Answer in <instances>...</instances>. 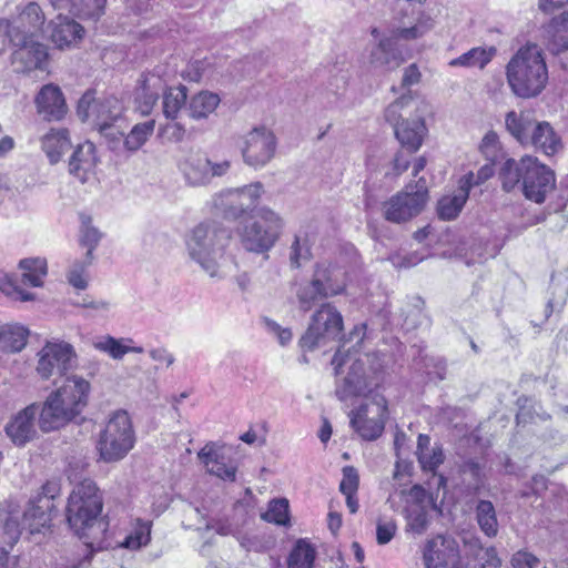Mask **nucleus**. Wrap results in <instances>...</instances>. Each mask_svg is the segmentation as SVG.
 Returning a JSON list of instances; mask_svg holds the SVG:
<instances>
[{
	"mask_svg": "<svg viewBox=\"0 0 568 568\" xmlns=\"http://www.w3.org/2000/svg\"><path fill=\"white\" fill-rule=\"evenodd\" d=\"M135 433L132 420L125 410L114 412L100 432L97 450L100 459L115 463L123 459L134 447Z\"/></svg>",
	"mask_w": 568,
	"mask_h": 568,
	"instance_id": "423d86ee",
	"label": "nucleus"
},
{
	"mask_svg": "<svg viewBox=\"0 0 568 568\" xmlns=\"http://www.w3.org/2000/svg\"><path fill=\"white\" fill-rule=\"evenodd\" d=\"M40 148L51 165L58 164L72 148L70 131L67 128H51L39 139Z\"/></svg>",
	"mask_w": 568,
	"mask_h": 568,
	"instance_id": "4be33fe9",
	"label": "nucleus"
},
{
	"mask_svg": "<svg viewBox=\"0 0 568 568\" xmlns=\"http://www.w3.org/2000/svg\"><path fill=\"white\" fill-rule=\"evenodd\" d=\"M510 565L513 568H538L540 560L528 550H518L511 556Z\"/></svg>",
	"mask_w": 568,
	"mask_h": 568,
	"instance_id": "052dcab7",
	"label": "nucleus"
},
{
	"mask_svg": "<svg viewBox=\"0 0 568 568\" xmlns=\"http://www.w3.org/2000/svg\"><path fill=\"white\" fill-rule=\"evenodd\" d=\"M50 27L51 41L59 49L70 48L78 43L84 36V28L63 14H58V17L51 21Z\"/></svg>",
	"mask_w": 568,
	"mask_h": 568,
	"instance_id": "5701e85b",
	"label": "nucleus"
},
{
	"mask_svg": "<svg viewBox=\"0 0 568 568\" xmlns=\"http://www.w3.org/2000/svg\"><path fill=\"white\" fill-rule=\"evenodd\" d=\"M94 256L85 255L82 260H74L67 272V280L77 290H85L89 285L88 268L92 265Z\"/></svg>",
	"mask_w": 568,
	"mask_h": 568,
	"instance_id": "79ce46f5",
	"label": "nucleus"
},
{
	"mask_svg": "<svg viewBox=\"0 0 568 568\" xmlns=\"http://www.w3.org/2000/svg\"><path fill=\"white\" fill-rule=\"evenodd\" d=\"M151 539V523L138 520L134 531L128 535L124 540L120 544L121 547L138 550L143 546H146Z\"/></svg>",
	"mask_w": 568,
	"mask_h": 568,
	"instance_id": "49530a36",
	"label": "nucleus"
},
{
	"mask_svg": "<svg viewBox=\"0 0 568 568\" xmlns=\"http://www.w3.org/2000/svg\"><path fill=\"white\" fill-rule=\"evenodd\" d=\"M197 456L210 474L223 480H235L236 464L222 448H216L214 444H207L199 452Z\"/></svg>",
	"mask_w": 568,
	"mask_h": 568,
	"instance_id": "a211bd4d",
	"label": "nucleus"
},
{
	"mask_svg": "<svg viewBox=\"0 0 568 568\" xmlns=\"http://www.w3.org/2000/svg\"><path fill=\"white\" fill-rule=\"evenodd\" d=\"M529 145L541 151L547 156L557 154L564 148L561 138L551 124L546 121L538 122L535 125Z\"/></svg>",
	"mask_w": 568,
	"mask_h": 568,
	"instance_id": "c85d7f7f",
	"label": "nucleus"
},
{
	"mask_svg": "<svg viewBox=\"0 0 568 568\" xmlns=\"http://www.w3.org/2000/svg\"><path fill=\"white\" fill-rule=\"evenodd\" d=\"M19 267L22 271L21 282L24 285L32 287H40L43 285V280L48 273L47 260L43 257H29L19 262Z\"/></svg>",
	"mask_w": 568,
	"mask_h": 568,
	"instance_id": "f704fd0d",
	"label": "nucleus"
},
{
	"mask_svg": "<svg viewBox=\"0 0 568 568\" xmlns=\"http://www.w3.org/2000/svg\"><path fill=\"white\" fill-rule=\"evenodd\" d=\"M412 103H414L413 97L410 93L403 94L393 103H390L384 112L385 120L394 126V129L399 124V119L402 118V111L408 108Z\"/></svg>",
	"mask_w": 568,
	"mask_h": 568,
	"instance_id": "603ef678",
	"label": "nucleus"
},
{
	"mask_svg": "<svg viewBox=\"0 0 568 568\" xmlns=\"http://www.w3.org/2000/svg\"><path fill=\"white\" fill-rule=\"evenodd\" d=\"M221 102L216 93L201 91L193 94L186 104L187 115L194 121L206 120L214 113Z\"/></svg>",
	"mask_w": 568,
	"mask_h": 568,
	"instance_id": "2f4dec72",
	"label": "nucleus"
},
{
	"mask_svg": "<svg viewBox=\"0 0 568 568\" xmlns=\"http://www.w3.org/2000/svg\"><path fill=\"white\" fill-rule=\"evenodd\" d=\"M315 557V548L306 540L300 539L288 556L287 568H313Z\"/></svg>",
	"mask_w": 568,
	"mask_h": 568,
	"instance_id": "a19ab883",
	"label": "nucleus"
},
{
	"mask_svg": "<svg viewBox=\"0 0 568 568\" xmlns=\"http://www.w3.org/2000/svg\"><path fill=\"white\" fill-rule=\"evenodd\" d=\"M480 548V554H478V560L480 562L481 568H500L501 560L498 557L497 550L495 547H486Z\"/></svg>",
	"mask_w": 568,
	"mask_h": 568,
	"instance_id": "0e129e2a",
	"label": "nucleus"
},
{
	"mask_svg": "<svg viewBox=\"0 0 568 568\" xmlns=\"http://www.w3.org/2000/svg\"><path fill=\"white\" fill-rule=\"evenodd\" d=\"M122 105L114 97L91 101L87 93L79 101L78 113L83 120L92 119L98 129L103 132L118 120L122 113Z\"/></svg>",
	"mask_w": 568,
	"mask_h": 568,
	"instance_id": "2eb2a0df",
	"label": "nucleus"
},
{
	"mask_svg": "<svg viewBox=\"0 0 568 568\" xmlns=\"http://www.w3.org/2000/svg\"><path fill=\"white\" fill-rule=\"evenodd\" d=\"M263 518L268 523L285 525L288 521V501L285 498L273 499L268 504Z\"/></svg>",
	"mask_w": 568,
	"mask_h": 568,
	"instance_id": "3c124183",
	"label": "nucleus"
},
{
	"mask_svg": "<svg viewBox=\"0 0 568 568\" xmlns=\"http://www.w3.org/2000/svg\"><path fill=\"white\" fill-rule=\"evenodd\" d=\"M428 201L426 181L420 178L415 185L407 184L405 189L390 196L383 204V216L390 223H405L419 215Z\"/></svg>",
	"mask_w": 568,
	"mask_h": 568,
	"instance_id": "6e6552de",
	"label": "nucleus"
},
{
	"mask_svg": "<svg viewBox=\"0 0 568 568\" xmlns=\"http://www.w3.org/2000/svg\"><path fill=\"white\" fill-rule=\"evenodd\" d=\"M420 468L436 475L437 468L444 463L445 455L440 445H435L428 453L419 455L417 458Z\"/></svg>",
	"mask_w": 568,
	"mask_h": 568,
	"instance_id": "864d4df0",
	"label": "nucleus"
},
{
	"mask_svg": "<svg viewBox=\"0 0 568 568\" xmlns=\"http://www.w3.org/2000/svg\"><path fill=\"white\" fill-rule=\"evenodd\" d=\"M77 306L89 308L97 314L108 313L111 308V303L102 298H93L90 296L83 297L82 302L77 303Z\"/></svg>",
	"mask_w": 568,
	"mask_h": 568,
	"instance_id": "338daca9",
	"label": "nucleus"
},
{
	"mask_svg": "<svg viewBox=\"0 0 568 568\" xmlns=\"http://www.w3.org/2000/svg\"><path fill=\"white\" fill-rule=\"evenodd\" d=\"M275 150V135L265 126L254 128L243 138L242 155L250 166H264L273 159Z\"/></svg>",
	"mask_w": 568,
	"mask_h": 568,
	"instance_id": "ddd939ff",
	"label": "nucleus"
},
{
	"mask_svg": "<svg viewBox=\"0 0 568 568\" xmlns=\"http://www.w3.org/2000/svg\"><path fill=\"white\" fill-rule=\"evenodd\" d=\"M90 389V383L82 376H65L42 405L40 428L49 433L74 419L87 406Z\"/></svg>",
	"mask_w": 568,
	"mask_h": 568,
	"instance_id": "f03ea898",
	"label": "nucleus"
},
{
	"mask_svg": "<svg viewBox=\"0 0 568 568\" xmlns=\"http://www.w3.org/2000/svg\"><path fill=\"white\" fill-rule=\"evenodd\" d=\"M213 205L229 220H237L244 215V210L240 204L239 192L235 189L224 190L216 194L213 199Z\"/></svg>",
	"mask_w": 568,
	"mask_h": 568,
	"instance_id": "58836bf2",
	"label": "nucleus"
},
{
	"mask_svg": "<svg viewBox=\"0 0 568 568\" xmlns=\"http://www.w3.org/2000/svg\"><path fill=\"white\" fill-rule=\"evenodd\" d=\"M295 296L300 311L304 313L311 311L320 300L327 298L322 286L313 277L295 284Z\"/></svg>",
	"mask_w": 568,
	"mask_h": 568,
	"instance_id": "c9c22d12",
	"label": "nucleus"
},
{
	"mask_svg": "<svg viewBox=\"0 0 568 568\" xmlns=\"http://www.w3.org/2000/svg\"><path fill=\"white\" fill-rule=\"evenodd\" d=\"M479 149L487 159H495L499 151V141L497 133L494 131L487 132L481 140Z\"/></svg>",
	"mask_w": 568,
	"mask_h": 568,
	"instance_id": "680f3d73",
	"label": "nucleus"
},
{
	"mask_svg": "<svg viewBox=\"0 0 568 568\" xmlns=\"http://www.w3.org/2000/svg\"><path fill=\"white\" fill-rule=\"evenodd\" d=\"M495 54L496 49L494 47H475L462 55L452 59L448 65L453 68L484 69L493 60Z\"/></svg>",
	"mask_w": 568,
	"mask_h": 568,
	"instance_id": "72a5a7b5",
	"label": "nucleus"
},
{
	"mask_svg": "<svg viewBox=\"0 0 568 568\" xmlns=\"http://www.w3.org/2000/svg\"><path fill=\"white\" fill-rule=\"evenodd\" d=\"M404 61L403 52L392 37L381 39L369 54V63L375 68L394 70L404 63Z\"/></svg>",
	"mask_w": 568,
	"mask_h": 568,
	"instance_id": "393cba45",
	"label": "nucleus"
},
{
	"mask_svg": "<svg viewBox=\"0 0 568 568\" xmlns=\"http://www.w3.org/2000/svg\"><path fill=\"white\" fill-rule=\"evenodd\" d=\"M102 237L100 231L91 224V217L81 215L80 245L87 248L85 255L94 256L93 252L98 247Z\"/></svg>",
	"mask_w": 568,
	"mask_h": 568,
	"instance_id": "a18cd8bd",
	"label": "nucleus"
},
{
	"mask_svg": "<svg viewBox=\"0 0 568 568\" xmlns=\"http://www.w3.org/2000/svg\"><path fill=\"white\" fill-rule=\"evenodd\" d=\"M230 166L229 161L213 163L209 158L195 154L187 156L180 164V170L187 185L203 186L209 184L213 178L225 175Z\"/></svg>",
	"mask_w": 568,
	"mask_h": 568,
	"instance_id": "4468645a",
	"label": "nucleus"
},
{
	"mask_svg": "<svg viewBox=\"0 0 568 568\" xmlns=\"http://www.w3.org/2000/svg\"><path fill=\"white\" fill-rule=\"evenodd\" d=\"M434 28V20L422 13L416 23L409 28L398 27L392 31L390 37L397 42L398 40H415L423 37Z\"/></svg>",
	"mask_w": 568,
	"mask_h": 568,
	"instance_id": "37998d69",
	"label": "nucleus"
},
{
	"mask_svg": "<svg viewBox=\"0 0 568 568\" xmlns=\"http://www.w3.org/2000/svg\"><path fill=\"white\" fill-rule=\"evenodd\" d=\"M37 356L36 372L42 379H49L55 374L68 376L67 373L75 366L78 359L74 347L61 339L47 341Z\"/></svg>",
	"mask_w": 568,
	"mask_h": 568,
	"instance_id": "9d476101",
	"label": "nucleus"
},
{
	"mask_svg": "<svg viewBox=\"0 0 568 568\" xmlns=\"http://www.w3.org/2000/svg\"><path fill=\"white\" fill-rule=\"evenodd\" d=\"M506 78L516 97L530 99L539 95L548 82V69L538 45L520 48L506 65Z\"/></svg>",
	"mask_w": 568,
	"mask_h": 568,
	"instance_id": "7ed1b4c3",
	"label": "nucleus"
},
{
	"mask_svg": "<svg viewBox=\"0 0 568 568\" xmlns=\"http://www.w3.org/2000/svg\"><path fill=\"white\" fill-rule=\"evenodd\" d=\"M311 257L310 246L307 240H301L295 236L294 242L291 245L290 262L293 267H300L304 262Z\"/></svg>",
	"mask_w": 568,
	"mask_h": 568,
	"instance_id": "6e6d98bb",
	"label": "nucleus"
},
{
	"mask_svg": "<svg viewBox=\"0 0 568 568\" xmlns=\"http://www.w3.org/2000/svg\"><path fill=\"white\" fill-rule=\"evenodd\" d=\"M166 88L165 81L158 74H142L134 92V102L141 114L148 115Z\"/></svg>",
	"mask_w": 568,
	"mask_h": 568,
	"instance_id": "412c9836",
	"label": "nucleus"
},
{
	"mask_svg": "<svg viewBox=\"0 0 568 568\" xmlns=\"http://www.w3.org/2000/svg\"><path fill=\"white\" fill-rule=\"evenodd\" d=\"M231 239V232L221 223L206 221L186 235L187 256L210 277L220 278V260Z\"/></svg>",
	"mask_w": 568,
	"mask_h": 568,
	"instance_id": "20e7f679",
	"label": "nucleus"
},
{
	"mask_svg": "<svg viewBox=\"0 0 568 568\" xmlns=\"http://www.w3.org/2000/svg\"><path fill=\"white\" fill-rule=\"evenodd\" d=\"M265 327L267 332L274 336H276L278 343L282 346L287 345L293 337L292 331L287 327H282L280 324H277L275 321L266 318L264 321Z\"/></svg>",
	"mask_w": 568,
	"mask_h": 568,
	"instance_id": "e2e57ef3",
	"label": "nucleus"
},
{
	"mask_svg": "<svg viewBox=\"0 0 568 568\" xmlns=\"http://www.w3.org/2000/svg\"><path fill=\"white\" fill-rule=\"evenodd\" d=\"M406 518L407 526L412 531L420 535L427 529L428 518L427 513L424 509L407 511Z\"/></svg>",
	"mask_w": 568,
	"mask_h": 568,
	"instance_id": "bf43d9fd",
	"label": "nucleus"
},
{
	"mask_svg": "<svg viewBox=\"0 0 568 568\" xmlns=\"http://www.w3.org/2000/svg\"><path fill=\"white\" fill-rule=\"evenodd\" d=\"M98 162L95 145L90 141H85L77 145L72 152L68 170L73 178L81 183H85L94 174Z\"/></svg>",
	"mask_w": 568,
	"mask_h": 568,
	"instance_id": "6ab92c4d",
	"label": "nucleus"
},
{
	"mask_svg": "<svg viewBox=\"0 0 568 568\" xmlns=\"http://www.w3.org/2000/svg\"><path fill=\"white\" fill-rule=\"evenodd\" d=\"M283 227L281 216L274 211L262 207L256 214L239 227L241 245L247 252L267 253L280 239Z\"/></svg>",
	"mask_w": 568,
	"mask_h": 568,
	"instance_id": "0eeeda50",
	"label": "nucleus"
},
{
	"mask_svg": "<svg viewBox=\"0 0 568 568\" xmlns=\"http://www.w3.org/2000/svg\"><path fill=\"white\" fill-rule=\"evenodd\" d=\"M163 94V114L169 120H176L183 106L187 104V89L185 85L164 89Z\"/></svg>",
	"mask_w": 568,
	"mask_h": 568,
	"instance_id": "4c0bfd02",
	"label": "nucleus"
},
{
	"mask_svg": "<svg viewBox=\"0 0 568 568\" xmlns=\"http://www.w3.org/2000/svg\"><path fill=\"white\" fill-rule=\"evenodd\" d=\"M499 180L504 191L511 192L518 187L527 200L537 204L544 203L556 186L555 172L531 155L518 161L507 159L499 170Z\"/></svg>",
	"mask_w": 568,
	"mask_h": 568,
	"instance_id": "f257e3e1",
	"label": "nucleus"
},
{
	"mask_svg": "<svg viewBox=\"0 0 568 568\" xmlns=\"http://www.w3.org/2000/svg\"><path fill=\"white\" fill-rule=\"evenodd\" d=\"M28 329L19 324L0 325V347L3 351L17 353L27 344Z\"/></svg>",
	"mask_w": 568,
	"mask_h": 568,
	"instance_id": "e433bc0d",
	"label": "nucleus"
},
{
	"mask_svg": "<svg viewBox=\"0 0 568 568\" xmlns=\"http://www.w3.org/2000/svg\"><path fill=\"white\" fill-rule=\"evenodd\" d=\"M313 278L322 286L324 296L327 297L342 294L346 287V273L337 265L317 264Z\"/></svg>",
	"mask_w": 568,
	"mask_h": 568,
	"instance_id": "b1692460",
	"label": "nucleus"
},
{
	"mask_svg": "<svg viewBox=\"0 0 568 568\" xmlns=\"http://www.w3.org/2000/svg\"><path fill=\"white\" fill-rule=\"evenodd\" d=\"M235 190L239 192L240 204L242 205L245 214L256 206L263 193V185L260 182H256Z\"/></svg>",
	"mask_w": 568,
	"mask_h": 568,
	"instance_id": "8fccbe9b",
	"label": "nucleus"
},
{
	"mask_svg": "<svg viewBox=\"0 0 568 568\" xmlns=\"http://www.w3.org/2000/svg\"><path fill=\"white\" fill-rule=\"evenodd\" d=\"M44 22L45 16L42 8L37 2H29L11 23L12 27H18L22 34L34 38L42 31Z\"/></svg>",
	"mask_w": 568,
	"mask_h": 568,
	"instance_id": "c756f323",
	"label": "nucleus"
},
{
	"mask_svg": "<svg viewBox=\"0 0 568 568\" xmlns=\"http://www.w3.org/2000/svg\"><path fill=\"white\" fill-rule=\"evenodd\" d=\"M40 412L37 404H31L19 412L6 426V433L13 444L23 446L36 436L34 420L37 415L40 416Z\"/></svg>",
	"mask_w": 568,
	"mask_h": 568,
	"instance_id": "aec40b11",
	"label": "nucleus"
},
{
	"mask_svg": "<svg viewBox=\"0 0 568 568\" xmlns=\"http://www.w3.org/2000/svg\"><path fill=\"white\" fill-rule=\"evenodd\" d=\"M538 122L528 113L509 111L505 118V124L510 135L521 145L528 146L531 142L532 131Z\"/></svg>",
	"mask_w": 568,
	"mask_h": 568,
	"instance_id": "7c9ffc66",
	"label": "nucleus"
},
{
	"mask_svg": "<svg viewBox=\"0 0 568 568\" xmlns=\"http://www.w3.org/2000/svg\"><path fill=\"white\" fill-rule=\"evenodd\" d=\"M154 128V120L135 124L124 139V148L130 152L140 150L153 134Z\"/></svg>",
	"mask_w": 568,
	"mask_h": 568,
	"instance_id": "c03bdc74",
	"label": "nucleus"
},
{
	"mask_svg": "<svg viewBox=\"0 0 568 568\" xmlns=\"http://www.w3.org/2000/svg\"><path fill=\"white\" fill-rule=\"evenodd\" d=\"M343 478L339 484V490L342 494H357L359 486V475L355 467L345 466L342 469Z\"/></svg>",
	"mask_w": 568,
	"mask_h": 568,
	"instance_id": "13d9d810",
	"label": "nucleus"
},
{
	"mask_svg": "<svg viewBox=\"0 0 568 568\" xmlns=\"http://www.w3.org/2000/svg\"><path fill=\"white\" fill-rule=\"evenodd\" d=\"M469 180L471 175L460 178L458 189L438 201L437 212L442 220L450 221L458 216L469 196Z\"/></svg>",
	"mask_w": 568,
	"mask_h": 568,
	"instance_id": "bb28decb",
	"label": "nucleus"
},
{
	"mask_svg": "<svg viewBox=\"0 0 568 568\" xmlns=\"http://www.w3.org/2000/svg\"><path fill=\"white\" fill-rule=\"evenodd\" d=\"M395 136L409 153L419 150L427 133L425 121L422 118L406 120L394 129Z\"/></svg>",
	"mask_w": 568,
	"mask_h": 568,
	"instance_id": "cd10ccee",
	"label": "nucleus"
},
{
	"mask_svg": "<svg viewBox=\"0 0 568 568\" xmlns=\"http://www.w3.org/2000/svg\"><path fill=\"white\" fill-rule=\"evenodd\" d=\"M344 323L338 310L331 303H323L312 315L310 326L300 339L303 349L313 351L321 344L341 337Z\"/></svg>",
	"mask_w": 568,
	"mask_h": 568,
	"instance_id": "1a4fd4ad",
	"label": "nucleus"
},
{
	"mask_svg": "<svg viewBox=\"0 0 568 568\" xmlns=\"http://www.w3.org/2000/svg\"><path fill=\"white\" fill-rule=\"evenodd\" d=\"M374 385H377L376 372L373 375L366 373L365 362L355 359L347 372V375L336 385L335 395L342 402L349 398L365 395Z\"/></svg>",
	"mask_w": 568,
	"mask_h": 568,
	"instance_id": "f3484780",
	"label": "nucleus"
},
{
	"mask_svg": "<svg viewBox=\"0 0 568 568\" xmlns=\"http://www.w3.org/2000/svg\"><path fill=\"white\" fill-rule=\"evenodd\" d=\"M430 546L436 549L425 555L427 568H458L459 550L454 539L440 538V547H437V540H434Z\"/></svg>",
	"mask_w": 568,
	"mask_h": 568,
	"instance_id": "a878e982",
	"label": "nucleus"
},
{
	"mask_svg": "<svg viewBox=\"0 0 568 568\" xmlns=\"http://www.w3.org/2000/svg\"><path fill=\"white\" fill-rule=\"evenodd\" d=\"M387 402L384 396L375 395L372 399L351 410V426L365 440L378 438L385 427Z\"/></svg>",
	"mask_w": 568,
	"mask_h": 568,
	"instance_id": "9b49d317",
	"label": "nucleus"
},
{
	"mask_svg": "<svg viewBox=\"0 0 568 568\" xmlns=\"http://www.w3.org/2000/svg\"><path fill=\"white\" fill-rule=\"evenodd\" d=\"M546 32L555 51L568 50V10L552 18Z\"/></svg>",
	"mask_w": 568,
	"mask_h": 568,
	"instance_id": "ea45409f",
	"label": "nucleus"
},
{
	"mask_svg": "<svg viewBox=\"0 0 568 568\" xmlns=\"http://www.w3.org/2000/svg\"><path fill=\"white\" fill-rule=\"evenodd\" d=\"M2 291L8 294L12 295L16 298H19L21 301H30L33 298V294L28 293L20 288L12 278H8L7 282H4L1 286Z\"/></svg>",
	"mask_w": 568,
	"mask_h": 568,
	"instance_id": "774afa93",
	"label": "nucleus"
},
{
	"mask_svg": "<svg viewBox=\"0 0 568 568\" xmlns=\"http://www.w3.org/2000/svg\"><path fill=\"white\" fill-rule=\"evenodd\" d=\"M103 508L102 495L95 483L84 479L74 486L68 499L67 519L71 529L80 538H90L89 530L95 524Z\"/></svg>",
	"mask_w": 568,
	"mask_h": 568,
	"instance_id": "39448f33",
	"label": "nucleus"
},
{
	"mask_svg": "<svg viewBox=\"0 0 568 568\" xmlns=\"http://www.w3.org/2000/svg\"><path fill=\"white\" fill-rule=\"evenodd\" d=\"M10 43L16 48L11 54L14 72L27 74L33 70H44L48 60L45 45L14 30L10 33Z\"/></svg>",
	"mask_w": 568,
	"mask_h": 568,
	"instance_id": "f8f14e48",
	"label": "nucleus"
},
{
	"mask_svg": "<svg viewBox=\"0 0 568 568\" xmlns=\"http://www.w3.org/2000/svg\"><path fill=\"white\" fill-rule=\"evenodd\" d=\"M474 518L479 530L488 538L497 537L499 521L497 511L490 500L478 499L474 506Z\"/></svg>",
	"mask_w": 568,
	"mask_h": 568,
	"instance_id": "473e14b6",
	"label": "nucleus"
},
{
	"mask_svg": "<svg viewBox=\"0 0 568 568\" xmlns=\"http://www.w3.org/2000/svg\"><path fill=\"white\" fill-rule=\"evenodd\" d=\"M105 2V0H81L79 3H73L70 12L80 19L97 21L104 13Z\"/></svg>",
	"mask_w": 568,
	"mask_h": 568,
	"instance_id": "de8ad7c7",
	"label": "nucleus"
},
{
	"mask_svg": "<svg viewBox=\"0 0 568 568\" xmlns=\"http://www.w3.org/2000/svg\"><path fill=\"white\" fill-rule=\"evenodd\" d=\"M460 471L471 478L468 488L475 494L479 493L485 483L484 465L474 458H469L462 464Z\"/></svg>",
	"mask_w": 568,
	"mask_h": 568,
	"instance_id": "09e8293b",
	"label": "nucleus"
},
{
	"mask_svg": "<svg viewBox=\"0 0 568 568\" xmlns=\"http://www.w3.org/2000/svg\"><path fill=\"white\" fill-rule=\"evenodd\" d=\"M37 114L45 122H60L68 113L61 88L54 83L42 85L33 98Z\"/></svg>",
	"mask_w": 568,
	"mask_h": 568,
	"instance_id": "dca6fc26",
	"label": "nucleus"
},
{
	"mask_svg": "<svg viewBox=\"0 0 568 568\" xmlns=\"http://www.w3.org/2000/svg\"><path fill=\"white\" fill-rule=\"evenodd\" d=\"M396 524L393 520L379 521L376 527V539L379 545L388 544L396 532Z\"/></svg>",
	"mask_w": 568,
	"mask_h": 568,
	"instance_id": "69168bd1",
	"label": "nucleus"
},
{
	"mask_svg": "<svg viewBox=\"0 0 568 568\" xmlns=\"http://www.w3.org/2000/svg\"><path fill=\"white\" fill-rule=\"evenodd\" d=\"M185 134V126L175 120H171V122H168L166 124L159 128V136L172 143H179L183 141Z\"/></svg>",
	"mask_w": 568,
	"mask_h": 568,
	"instance_id": "4d7b16f0",
	"label": "nucleus"
},
{
	"mask_svg": "<svg viewBox=\"0 0 568 568\" xmlns=\"http://www.w3.org/2000/svg\"><path fill=\"white\" fill-rule=\"evenodd\" d=\"M94 347L103 353L109 354L114 359H121L129 353V346L122 344L120 339L106 336L94 343Z\"/></svg>",
	"mask_w": 568,
	"mask_h": 568,
	"instance_id": "5fc2aeb1",
	"label": "nucleus"
}]
</instances>
